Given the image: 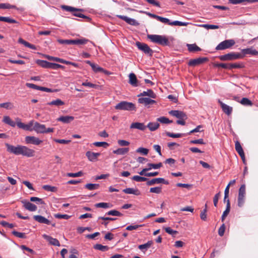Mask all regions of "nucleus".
Returning a JSON list of instances; mask_svg holds the SVG:
<instances>
[{"instance_id": "f257e3e1", "label": "nucleus", "mask_w": 258, "mask_h": 258, "mask_svg": "<svg viewBox=\"0 0 258 258\" xmlns=\"http://www.w3.org/2000/svg\"><path fill=\"white\" fill-rule=\"evenodd\" d=\"M7 151L16 155H22L27 157H32L35 155V151L27 146L18 145L16 146L6 143Z\"/></svg>"}, {"instance_id": "f03ea898", "label": "nucleus", "mask_w": 258, "mask_h": 258, "mask_svg": "<svg viewBox=\"0 0 258 258\" xmlns=\"http://www.w3.org/2000/svg\"><path fill=\"white\" fill-rule=\"evenodd\" d=\"M147 37L152 42L163 45L166 46L169 43V40L166 36L164 35H160L156 34H150L147 35Z\"/></svg>"}, {"instance_id": "7ed1b4c3", "label": "nucleus", "mask_w": 258, "mask_h": 258, "mask_svg": "<svg viewBox=\"0 0 258 258\" xmlns=\"http://www.w3.org/2000/svg\"><path fill=\"white\" fill-rule=\"evenodd\" d=\"M115 108L117 110H123L127 111L136 110V107L134 104L126 101H121L117 104Z\"/></svg>"}, {"instance_id": "20e7f679", "label": "nucleus", "mask_w": 258, "mask_h": 258, "mask_svg": "<svg viewBox=\"0 0 258 258\" xmlns=\"http://www.w3.org/2000/svg\"><path fill=\"white\" fill-rule=\"evenodd\" d=\"M243 55L239 53L231 52L224 55L219 56V59L222 61L233 60L242 58Z\"/></svg>"}, {"instance_id": "39448f33", "label": "nucleus", "mask_w": 258, "mask_h": 258, "mask_svg": "<svg viewBox=\"0 0 258 258\" xmlns=\"http://www.w3.org/2000/svg\"><path fill=\"white\" fill-rule=\"evenodd\" d=\"M58 41L60 44H76L80 45L86 44L89 41V40L85 38H82L81 39L74 40L59 39L58 40Z\"/></svg>"}, {"instance_id": "423d86ee", "label": "nucleus", "mask_w": 258, "mask_h": 258, "mask_svg": "<svg viewBox=\"0 0 258 258\" xmlns=\"http://www.w3.org/2000/svg\"><path fill=\"white\" fill-rule=\"evenodd\" d=\"M245 185L244 184H242L241 185L238 190L237 203L238 207H241L244 205L245 202Z\"/></svg>"}, {"instance_id": "0eeeda50", "label": "nucleus", "mask_w": 258, "mask_h": 258, "mask_svg": "<svg viewBox=\"0 0 258 258\" xmlns=\"http://www.w3.org/2000/svg\"><path fill=\"white\" fill-rule=\"evenodd\" d=\"M235 43L233 39L225 40L220 42L216 47L217 50H224L233 46Z\"/></svg>"}, {"instance_id": "6e6552de", "label": "nucleus", "mask_w": 258, "mask_h": 258, "mask_svg": "<svg viewBox=\"0 0 258 258\" xmlns=\"http://www.w3.org/2000/svg\"><path fill=\"white\" fill-rule=\"evenodd\" d=\"M136 45L139 49L144 52L145 54L149 56L152 55L153 51L147 44L138 41L136 43Z\"/></svg>"}, {"instance_id": "1a4fd4ad", "label": "nucleus", "mask_w": 258, "mask_h": 258, "mask_svg": "<svg viewBox=\"0 0 258 258\" xmlns=\"http://www.w3.org/2000/svg\"><path fill=\"white\" fill-rule=\"evenodd\" d=\"M17 121V125L20 128H22L25 131H31L33 130V127L32 128V126L34 123H33V121H31L29 122L28 124H26L21 121L20 119L19 118H16Z\"/></svg>"}, {"instance_id": "9d476101", "label": "nucleus", "mask_w": 258, "mask_h": 258, "mask_svg": "<svg viewBox=\"0 0 258 258\" xmlns=\"http://www.w3.org/2000/svg\"><path fill=\"white\" fill-rule=\"evenodd\" d=\"M138 102L144 105L145 107H150L151 105L156 103V101L150 97H139Z\"/></svg>"}, {"instance_id": "9b49d317", "label": "nucleus", "mask_w": 258, "mask_h": 258, "mask_svg": "<svg viewBox=\"0 0 258 258\" xmlns=\"http://www.w3.org/2000/svg\"><path fill=\"white\" fill-rule=\"evenodd\" d=\"M85 62L91 66L92 69L95 73H103L105 74H108V71L105 70L104 69L99 67L98 65L91 62V61L86 60Z\"/></svg>"}, {"instance_id": "f8f14e48", "label": "nucleus", "mask_w": 258, "mask_h": 258, "mask_svg": "<svg viewBox=\"0 0 258 258\" xmlns=\"http://www.w3.org/2000/svg\"><path fill=\"white\" fill-rule=\"evenodd\" d=\"M25 141L27 144H31L34 145H39L42 143V140L34 136H26Z\"/></svg>"}, {"instance_id": "ddd939ff", "label": "nucleus", "mask_w": 258, "mask_h": 258, "mask_svg": "<svg viewBox=\"0 0 258 258\" xmlns=\"http://www.w3.org/2000/svg\"><path fill=\"white\" fill-rule=\"evenodd\" d=\"M33 218L36 221L39 223L51 225L53 227L55 226V223H51L50 220L41 215H35L33 216Z\"/></svg>"}, {"instance_id": "4468645a", "label": "nucleus", "mask_w": 258, "mask_h": 258, "mask_svg": "<svg viewBox=\"0 0 258 258\" xmlns=\"http://www.w3.org/2000/svg\"><path fill=\"white\" fill-rule=\"evenodd\" d=\"M160 183L168 184L169 182L168 181L165 180L163 178H153L151 180H148L147 182V185L148 186H151V185H154L155 184H160Z\"/></svg>"}, {"instance_id": "2eb2a0df", "label": "nucleus", "mask_w": 258, "mask_h": 258, "mask_svg": "<svg viewBox=\"0 0 258 258\" xmlns=\"http://www.w3.org/2000/svg\"><path fill=\"white\" fill-rule=\"evenodd\" d=\"M21 202L25 209L29 211L34 212L36 211L37 209V207L35 205L27 201V200H23Z\"/></svg>"}, {"instance_id": "dca6fc26", "label": "nucleus", "mask_w": 258, "mask_h": 258, "mask_svg": "<svg viewBox=\"0 0 258 258\" xmlns=\"http://www.w3.org/2000/svg\"><path fill=\"white\" fill-rule=\"evenodd\" d=\"M116 16L130 25L133 26H137L139 25V23L134 19L122 15H117Z\"/></svg>"}, {"instance_id": "f3484780", "label": "nucleus", "mask_w": 258, "mask_h": 258, "mask_svg": "<svg viewBox=\"0 0 258 258\" xmlns=\"http://www.w3.org/2000/svg\"><path fill=\"white\" fill-rule=\"evenodd\" d=\"M169 113L173 116L176 117L178 119H186L187 116L183 111L179 110H171L169 112Z\"/></svg>"}, {"instance_id": "a211bd4d", "label": "nucleus", "mask_w": 258, "mask_h": 258, "mask_svg": "<svg viewBox=\"0 0 258 258\" xmlns=\"http://www.w3.org/2000/svg\"><path fill=\"white\" fill-rule=\"evenodd\" d=\"M45 125L35 122L34 124L33 130L38 134H45Z\"/></svg>"}, {"instance_id": "6ab92c4d", "label": "nucleus", "mask_w": 258, "mask_h": 258, "mask_svg": "<svg viewBox=\"0 0 258 258\" xmlns=\"http://www.w3.org/2000/svg\"><path fill=\"white\" fill-rule=\"evenodd\" d=\"M208 60L206 57H199L196 59H191L189 62L188 65L190 66H196L204 63Z\"/></svg>"}, {"instance_id": "aec40b11", "label": "nucleus", "mask_w": 258, "mask_h": 258, "mask_svg": "<svg viewBox=\"0 0 258 258\" xmlns=\"http://www.w3.org/2000/svg\"><path fill=\"white\" fill-rule=\"evenodd\" d=\"M42 236L45 239L48 241L50 244L58 246H60V243L57 239L53 238L46 234H43Z\"/></svg>"}, {"instance_id": "412c9836", "label": "nucleus", "mask_w": 258, "mask_h": 258, "mask_svg": "<svg viewBox=\"0 0 258 258\" xmlns=\"http://www.w3.org/2000/svg\"><path fill=\"white\" fill-rule=\"evenodd\" d=\"M241 52L242 53L241 54L243 55V57L246 54L258 55V51L252 47L242 49Z\"/></svg>"}, {"instance_id": "4be33fe9", "label": "nucleus", "mask_w": 258, "mask_h": 258, "mask_svg": "<svg viewBox=\"0 0 258 258\" xmlns=\"http://www.w3.org/2000/svg\"><path fill=\"white\" fill-rule=\"evenodd\" d=\"M138 97H148L155 99L156 97V94L151 89H148L146 91H143L138 95Z\"/></svg>"}, {"instance_id": "5701e85b", "label": "nucleus", "mask_w": 258, "mask_h": 258, "mask_svg": "<svg viewBox=\"0 0 258 258\" xmlns=\"http://www.w3.org/2000/svg\"><path fill=\"white\" fill-rule=\"evenodd\" d=\"M100 155L99 153H94L91 151H87L86 153V156L89 161L91 162L96 161L98 156Z\"/></svg>"}, {"instance_id": "b1692460", "label": "nucleus", "mask_w": 258, "mask_h": 258, "mask_svg": "<svg viewBox=\"0 0 258 258\" xmlns=\"http://www.w3.org/2000/svg\"><path fill=\"white\" fill-rule=\"evenodd\" d=\"M218 102L220 104L222 110L224 111V113H225L226 114L228 115L231 114L232 111V107H230L227 105V104H225L220 100H218Z\"/></svg>"}, {"instance_id": "393cba45", "label": "nucleus", "mask_w": 258, "mask_h": 258, "mask_svg": "<svg viewBox=\"0 0 258 258\" xmlns=\"http://www.w3.org/2000/svg\"><path fill=\"white\" fill-rule=\"evenodd\" d=\"M130 128H136L141 131H145L147 128V126L143 123L136 122L131 124Z\"/></svg>"}, {"instance_id": "a878e982", "label": "nucleus", "mask_w": 258, "mask_h": 258, "mask_svg": "<svg viewBox=\"0 0 258 258\" xmlns=\"http://www.w3.org/2000/svg\"><path fill=\"white\" fill-rule=\"evenodd\" d=\"M74 119V117L72 116H61L57 119V121L62 122L64 123H68Z\"/></svg>"}, {"instance_id": "bb28decb", "label": "nucleus", "mask_w": 258, "mask_h": 258, "mask_svg": "<svg viewBox=\"0 0 258 258\" xmlns=\"http://www.w3.org/2000/svg\"><path fill=\"white\" fill-rule=\"evenodd\" d=\"M122 191L126 194H133L136 196L141 195V192L137 188H126L123 189Z\"/></svg>"}, {"instance_id": "cd10ccee", "label": "nucleus", "mask_w": 258, "mask_h": 258, "mask_svg": "<svg viewBox=\"0 0 258 258\" xmlns=\"http://www.w3.org/2000/svg\"><path fill=\"white\" fill-rule=\"evenodd\" d=\"M153 243V241L152 240H150L144 244L139 245L138 248L144 253H145L147 250V249L151 246Z\"/></svg>"}, {"instance_id": "c85d7f7f", "label": "nucleus", "mask_w": 258, "mask_h": 258, "mask_svg": "<svg viewBox=\"0 0 258 258\" xmlns=\"http://www.w3.org/2000/svg\"><path fill=\"white\" fill-rule=\"evenodd\" d=\"M129 151L128 148H118L113 151V153L116 155H123L127 153Z\"/></svg>"}, {"instance_id": "c756f323", "label": "nucleus", "mask_w": 258, "mask_h": 258, "mask_svg": "<svg viewBox=\"0 0 258 258\" xmlns=\"http://www.w3.org/2000/svg\"><path fill=\"white\" fill-rule=\"evenodd\" d=\"M129 83L133 86H137V79L135 74L131 73L129 75Z\"/></svg>"}, {"instance_id": "7c9ffc66", "label": "nucleus", "mask_w": 258, "mask_h": 258, "mask_svg": "<svg viewBox=\"0 0 258 258\" xmlns=\"http://www.w3.org/2000/svg\"><path fill=\"white\" fill-rule=\"evenodd\" d=\"M3 122L6 124H9L12 127H15L17 124V122H15L13 120H12L11 118L8 116H5L3 118Z\"/></svg>"}, {"instance_id": "2f4dec72", "label": "nucleus", "mask_w": 258, "mask_h": 258, "mask_svg": "<svg viewBox=\"0 0 258 258\" xmlns=\"http://www.w3.org/2000/svg\"><path fill=\"white\" fill-rule=\"evenodd\" d=\"M159 126L160 124L158 122H150L148 124L147 126H146L148 127L151 131L153 132L157 130L159 128Z\"/></svg>"}, {"instance_id": "473e14b6", "label": "nucleus", "mask_w": 258, "mask_h": 258, "mask_svg": "<svg viewBox=\"0 0 258 258\" xmlns=\"http://www.w3.org/2000/svg\"><path fill=\"white\" fill-rule=\"evenodd\" d=\"M235 100L239 102V100L237 99V98H235ZM239 102L244 106H252V102L248 98H243Z\"/></svg>"}, {"instance_id": "72a5a7b5", "label": "nucleus", "mask_w": 258, "mask_h": 258, "mask_svg": "<svg viewBox=\"0 0 258 258\" xmlns=\"http://www.w3.org/2000/svg\"><path fill=\"white\" fill-rule=\"evenodd\" d=\"M188 50L189 52H195L201 50V48L196 44H187Z\"/></svg>"}, {"instance_id": "f704fd0d", "label": "nucleus", "mask_w": 258, "mask_h": 258, "mask_svg": "<svg viewBox=\"0 0 258 258\" xmlns=\"http://www.w3.org/2000/svg\"><path fill=\"white\" fill-rule=\"evenodd\" d=\"M64 103L59 99H57L55 100L48 102L47 104L48 105H54L56 106H59L64 105Z\"/></svg>"}, {"instance_id": "c9c22d12", "label": "nucleus", "mask_w": 258, "mask_h": 258, "mask_svg": "<svg viewBox=\"0 0 258 258\" xmlns=\"http://www.w3.org/2000/svg\"><path fill=\"white\" fill-rule=\"evenodd\" d=\"M0 21L6 22L9 23H18V22L10 17L0 16Z\"/></svg>"}, {"instance_id": "e433bc0d", "label": "nucleus", "mask_w": 258, "mask_h": 258, "mask_svg": "<svg viewBox=\"0 0 258 258\" xmlns=\"http://www.w3.org/2000/svg\"><path fill=\"white\" fill-rule=\"evenodd\" d=\"M37 63L44 68L49 69L50 62L43 60H37Z\"/></svg>"}, {"instance_id": "4c0bfd02", "label": "nucleus", "mask_w": 258, "mask_h": 258, "mask_svg": "<svg viewBox=\"0 0 258 258\" xmlns=\"http://www.w3.org/2000/svg\"><path fill=\"white\" fill-rule=\"evenodd\" d=\"M99 187V185L96 183H88L85 185V187L90 190L97 189Z\"/></svg>"}, {"instance_id": "58836bf2", "label": "nucleus", "mask_w": 258, "mask_h": 258, "mask_svg": "<svg viewBox=\"0 0 258 258\" xmlns=\"http://www.w3.org/2000/svg\"><path fill=\"white\" fill-rule=\"evenodd\" d=\"M42 188L45 190L51 192H56L57 190V188L56 187L49 185H44L42 186Z\"/></svg>"}, {"instance_id": "ea45409f", "label": "nucleus", "mask_w": 258, "mask_h": 258, "mask_svg": "<svg viewBox=\"0 0 258 258\" xmlns=\"http://www.w3.org/2000/svg\"><path fill=\"white\" fill-rule=\"evenodd\" d=\"M0 9H17V8L15 6L11 5L8 3H1V4H0Z\"/></svg>"}, {"instance_id": "a19ab883", "label": "nucleus", "mask_w": 258, "mask_h": 258, "mask_svg": "<svg viewBox=\"0 0 258 258\" xmlns=\"http://www.w3.org/2000/svg\"><path fill=\"white\" fill-rule=\"evenodd\" d=\"M94 248L95 249L99 250L102 251H105L109 249V247L108 246H104L100 244L95 245Z\"/></svg>"}, {"instance_id": "79ce46f5", "label": "nucleus", "mask_w": 258, "mask_h": 258, "mask_svg": "<svg viewBox=\"0 0 258 258\" xmlns=\"http://www.w3.org/2000/svg\"><path fill=\"white\" fill-rule=\"evenodd\" d=\"M235 150L239 155H241V154L243 155V153H244L243 150L240 143L238 141H236L235 143Z\"/></svg>"}, {"instance_id": "37998d69", "label": "nucleus", "mask_w": 258, "mask_h": 258, "mask_svg": "<svg viewBox=\"0 0 258 258\" xmlns=\"http://www.w3.org/2000/svg\"><path fill=\"white\" fill-rule=\"evenodd\" d=\"M199 26L207 29H216L219 28V26L218 25L210 24H201Z\"/></svg>"}, {"instance_id": "c03bdc74", "label": "nucleus", "mask_w": 258, "mask_h": 258, "mask_svg": "<svg viewBox=\"0 0 258 258\" xmlns=\"http://www.w3.org/2000/svg\"><path fill=\"white\" fill-rule=\"evenodd\" d=\"M157 120L158 121H159L162 123L168 124L172 122V120H170L168 118L164 116L159 117L157 119Z\"/></svg>"}, {"instance_id": "a18cd8bd", "label": "nucleus", "mask_w": 258, "mask_h": 258, "mask_svg": "<svg viewBox=\"0 0 258 258\" xmlns=\"http://www.w3.org/2000/svg\"><path fill=\"white\" fill-rule=\"evenodd\" d=\"M188 23L182 22L178 21H174L172 22H170V25L171 26H187Z\"/></svg>"}, {"instance_id": "49530a36", "label": "nucleus", "mask_w": 258, "mask_h": 258, "mask_svg": "<svg viewBox=\"0 0 258 258\" xmlns=\"http://www.w3.org/2000/svg\"><path fill=\"white\" fill-rule=\"evenodd\" d=\"M132 179L137 182H142L148 181V178L142 177L139 175H135L132 177Z\"/></svg>"}, {"instance_id": "de8ad7c7", "label": "nucleus", "mask_w": 258, "mask_h": 258, "mask_svg": "<svg viewBox=\"0 0 258 258\" xmlns=\"http://www.w3.org/2000/svg\"><path fill=\"white\" fill-rule=\"evenodd\" d=\"M0 107H3L7 109H11L13 108L14 106L11 102H6L0 104Z\"/></svg>"}, {"instance_id": "09e8293b", "label": "nucleus", "mask_w": 258, "mask_h": 258, "mask_svg": "<svg viewBox=\"0 0 258 258\" xmlns=\"http://www.w3.org/2000/svg\"><path fill=\"white\" fill-rule=\"evenodd\" d=\"M136 152L143 155H147L149 153V150L143 147H140L136 150Z\"/></svg>"}, {"instance_id": "8fccbe9b", "label": "nucleus", "mask_w": 258, "mask_h": 258, "mask_svg": "<svg viewBox=\"0 0 258 258\" xmlns=\"http://www.w3.org/2000/svg\"><path fill=\"white\" fill-rule=\"evenodd\" d=\"M106 215L115 216H121L122 215L121 213L115 210L109 211L106 213Z\"/></svg>"}, {"instance_id": "3c124183", "label": "nucleus", "mask_w": 258, "mask_h": 258, "mask_svg": "<svg viewBox=\"0 0 258 258\" xmlns=\"http://www.w3.org/2000/svg\"><path fill=\"white\" fill-rule=\"evenodd\" d=\"M244 67V65L242 63H231L229 64V70H231L234 68H242Z\"/></svg>"}, {"instance_id": "603ef678", "label": "nucleus", "mask_w": 258, "mask_h": 258, "mask_svg": "<svg viewBox=\"0 0 258 258\" xmlns=\"http://www.w3.org/2000/svg\"><path fill=\"white\" fill-rule=\"evenodd\" d=\"M93 145L96 147H103L106 148L109 146V144L107 142H96L93 143Z\"/></svg>"}, {"instance_id": "864d4df0", "label": "nucleus", "mask_w": 258, "mask_h": 258, "mask_svg": "<svg viewBox=\"0 0 258 258\" xmlns=\"http://www.w3.org/2000/svg\"><path fill=\"white\" fill-rule=\"evenodd\" d=\"M54 217L57 219H69L71 216H69L67 214H55L54 215Z\"/></svg>"}, {"instance_id": "5fc2aeb1", "label": "nucleus", "mask_w": 258, "mask_h": 258, "mask_svg": "<svg viewBox=\"0 0 258 258\" xmlns=\"http://www.w3.org/2000/svg\"><path fill=\"white\" fill-rule=\"evenodd\" d=\"M166 134L167 136H168L169 137L174 138H180L183 136V134H180V133L174 134V133H171L170 132H166Z\"/></svg>"}, {"instance_id": "6e6d98bb", "label": "nucleus", "mask_w": 258, "mask_h": 258, "mask_svg": "<svg viewBox=\"0 0 258 258\" xmlns=\"http://www.w3.org/2000/svg\"><path fill=\"white\" fill-rule=\"evenodd\" d=\"M96 208H109V204L107 203H99L95 204Z\"/></svg>"}, {"instance_id": "4d7b16f0", "label": "nucleus", "mask_w": 258, "mask_h": 258, "mask_svg": "<svg viewBox=\"0 0 258 258\" xmlns=\"http://www.w3.org/2000/svg\"><path fill=\"white\" fill-rule=\"evenodd\" d=\"M162 166V163H159L158 164H153V163H149L148 164V168H150V170L152 168L153 169H158L160 168Z\"/></svg>"}, {"instance_id": "13d9d810", "label": "nucleus", "mask_w": 258, "mask_h": 258, "mask_svg": "<svg viewBox=\"0 0 258 258\" xmlns=\"http://www.w3.org/2000/svg\"><path fill=\"white\" fill-rule=\"evenodd\" d=\"M59 68L63 69V68H64V67L59 64L50 62L49 69L56 70V69H58Z\"/></svg>"}, {"instance_id": "bf43d9fd", "label": "nucleus", "mask_w": 258, "mask_h": 258, "mask_svg": "<svg viewBox=\"0 0 258 258\" xmlns=\"http://www.w3.org/2000/svg\"><path fill=\"white\" fill-rule=\"evenodd\" d=\"M83 173L82 171H79L77 173H67V176L71 177H80L83 175Z\"/></svg>"}, {"instance_id": "052dcab7", "label": "nucleus", "mask_w": 258, "mask_h": 258, "mask_svg": "<svg viewBox=\"0 0 258 258\" xmlns=\"http://www.w3.org/2000/svg\"><path fill=\"white\" fill-rule=\"evenodd\" d=\"M62 8L63 10H65L66 11H68V12H74L78 11L80 10L76 9L74 7H70V6H63L62 7Z\"/></svg>"}, {"instance_id": "680f3d73", "label": "nucleus", "mask_w": 258, "mask_h": 258, "mask_svg": "<svg viewBox=\"0 0 258 258\" xmlns=\"http://www.w3.org/2000/svg\"><path fill=\"white\" fill-rule=\"evenodd\" d=\"M207 207V204H206L205 209L203 211H202L200 214V217H201V219L204 221H206L207 220V215H206Z\"/></svg>"}, {"instance_id": "e2e57ef3", "label": "nucleus", "mask_w": 258, "mask_h": 258, "mask_svg": "<svg viewBox=\"0 0 258 258\" xmlns=\"http://www.w3.org/2000/svg\"><path fill=\"white\" fill-rule=\"evenodd\" d=\"M118 144L121 147H125L127 146L130 145V142L124 140H119L117 141Z\"/></svg>"}, {"instance_id": "0e129e2a", "label": "nucleus", "mask_w": 258, "mask_h": 258, "mask_svg": "<svg viewBox=\"0 0 258 258\" xmlns=\"http://www.w3.org/2000/svg\"><path fill=\"white\" fill-rule=\"evenodd\" d=\"M157 20L159 21L160 22L164 23L170 25V20L166 18L162 17L161 16H159Z\"/></svg>"}, {"instance_id": "69168bd1", "label": "nucleus", "mask_w": 258, "mask_h": 258, "mask_svg": "<svg viewBox=\"0 0 258 258\" xmlns=\"http://www.w3.org/2000/svg\"><path fill=\"white\" fill-rule=\"evenodd\" d=\"M30 200L31 202H36L38 204H43V202L42 200L40 198H37V197H31L30 199Z\"/></svg>"}, {"instance_id": "338daca9", "label": "nucleus", "mask_w": 258, "mask_h": 258, "mask_svg": "<svg viewBox=\"0 0 258 258\" xmlns=\"http://www.w3.org/2000/svg\"><path fill=\"white\" fill-rule=\"evenodd\" d=\"M12 233L16 237L19 238H25L26 237L25 234L24 233H21L16 231H14L12 232Z\"/></svg>"}, {"instance_id": "774afa93", "label": "nucleus", "mask_w": 258, "mask_h": 258, "mask_svg": "<svg viewBox=\"0 0 258 258\" xmlns=\"http://www.w3.org/2000/svg\"><path fill=\"white\" fill-rule=\"evenodd\" d=\"M150 191L152 193L160 194L161 192V187H151L150 189Z\"/></svg>"}]
</instances>
